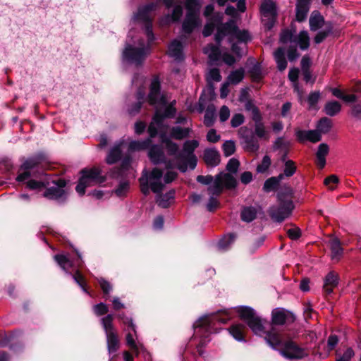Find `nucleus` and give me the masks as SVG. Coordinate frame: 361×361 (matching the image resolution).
<instances>
[{
  "mask_svg": "<svg viewBox=\"0 0 361 361\" xmlns=\"http://www.w3.org/2000/svg\"><path fill=\"white\" fill-rule=\"evenodd\" d=\"M264 338L268 345L274 350H279L280 354L286 359L300 360L308 355L306 349L298 345L293 340L283 341L281 335L273 327Z\"/></svg>",
  "mask_w": 361,
  "mask_h": 361,
  "instance_id": "1",
  "label": "nucleus"
},
{
  "mask_svg": "<svg viewBox=\"0 0 361 361\" xmlns=\"http://www.w3.org/2000/svg\"><path fill=\"white\" fill-rule=\"evenodd\" d=\"M226 36L228 37L229 42L231 44L232 51L238 57H241L240 49L234 42V40H237L240 43H247L251 39L249 32L245 30H239L235 21L230 20L226 23L218 26L217 32L215 35V40L218 44H220L221 41Z\"/></svg>",
  "mask_w": 361,
  "mask_h": 361,
  "instance_id": "2",
  "label": "nucleus"
},
{
  "mask_svg": "<svg viewBox=\"0 0 361 361\" xmlns=\"http://www.w3.org/2000/svg\"><path fill=\"white\" fill-rule=\"evenodd\" d=\"M197 182L204 185H210L207 191L209 195L219 196L224 187L228 189L234 188L236 186V179L230 173H220L214 179L212 176H198Z\"/></svg>",
  "mask_w": 361,
  "mask_h": 361,
  "instance_id": "3",
  "label": "nucleus"
},
{
  "mask_svg": "<svg viewBox=\"0 0 361 361\" xmlns=\"http://www.w3.org/2000/svg\"><path fill=\"white\" fill-rule=\"evenodd\" d=\"M164 172L158 169L154 168L150 172L144 171L140 178V188L142 192L147 195L149 192V188L154 193H160L164 188L162 183Z\"/></svg>",
  "mask_w": 361,
  "mask_h": 361,
  "instance_id": "4",
  "label": "nucleus"
},
{
  "mask_svg": "<svg viewBox=\"0 0 361 361\" xmlns=\"http://www.w3.org/2000/svg\"><path fill=\"white\" fill-rule=\"evenodd\" d=\"M80 173L81 177L75 188V190L80 195L85 194L86 188L104 181V178L102 176V170L99 167L86 168L82 169Z\"/></svg>",
  "mask_w": 361,
  "mask_h": 361,
  "instance_id": "5",
  "label": "nucleus"
},
{
  "mask_svg": "<svg viewBox=\"0 0 361 361\" xmlns=\"http://www.w3.org/2000/svg\"><path fill=\"white\" fill-rule=\"evenodd\" d=\"M185 8L187 14L182 27L185 33L190 34L195 27L201 25L198 15L200 6L197 0H186Z\"/></svg>",
  "mask_w": 361,
  "mask_h": 361,
  "instance_id": "6",
  "label": "nucleus"
},
{
  "mask_svg": "<svg viewBox=\"0 0 361 361\" xmlns=\"http://www.w3.org/2000/svg\"><path fill=\"white\" fill-rule=\"evenodd\" d=\"M157 4H149L139 8L137 13L134 16V20L142 23L145 26L146 35L149 42L154 39L152 29V11L156 9Z\"/></svg>",
  "mask_w": 361,
  "mask_h": 361,
  "instance_id": "7",
  "label": "nucleus"
},
{
  "mask_svg": "<svg viewBox=\"0 0 361 361\" xmlns=\"http://www.w3.org/2000/svg\"><path fill=\"white\" fill-rule=\"evenodd\" d=\"M280 41L282 43H293L298 45L300 49H307L310 46V37L307 31H301L298 35H294L289 30H284L280 35Z\"/></svg>",
  "mask_w": 361,
  "mask_h": 361,
  "instance_id": "8",
  "label": "nucleus"
},
{
  "mask_svg": "<svg viewBox=\"0 0 361 361\" xmlns=\"http://www.w3.org/2000/svg\"><path fill=\"white\" fill-rule=\"evenodd\" d=\"M280 204L270 208L269 213L271 218L276 222L281 223L290 216L294 208L290 200L282 201L280 198Z\"/></svg>",
  "mask_w": 361,
  "mask_h": 361,
  "instance_id": "9",
  "label": "nucleus"
},
{
  "mask_svg": "<svg viewBox=\"0 0 361 361\" xmlns=\"http://www.w3.org/2000/svg\"><path fill=\"white\" fill-rule=\"evenodd\" d=\"M139 44L140 47L138 48L132 47L130 45L127 46L123 54V59L136 65L141 64L148 53V49L142 42H140Z\"/></svg>",
  "mask_w": 361,
  "mask_h": 361,
  "instance_id": "10",
  "label": "nucleus"
},
{
  "mask_svg": "<svg viewBox=\"0 0 361 361\" xmlns=\"http://www.w3.org/2000/svg\"><path fill=\"white\" fill-rule=\"evenodd\" d=\"M239 134L243 139L245 148L248 152H255L259 149V145L257 139L250 132L247 127L240 128Z\"/></svg>",
  "mask_w": 361,
  "mask_h": 361,
  "instance_id": "11",
  "label": "nucleus"
},
{
  "mask_svg": "<svg viewBox=\"0 0 361 361\" xmlns=\"http://www.w3.org/2000/svg\"><path fill=\"white\" fill-rule=\"evenodd\" d=\"M54 185L48 188L44 192V197L50 200H57L65 193L64 188L66 185V182L63 179L59 178L56 181H53Z\"/></svg>",
  "mask_w": 361,
  "mask_h": 361,
  "instance_id": "12",
  "label": "nucleus"
},
{
  "mask_svg": "<svg viewBox=\"0 0 361 361\" xmlns=\"http://www.w3.org/2000/svg\"><path fill=\"white\" fill-rule=\"evenodd\" d=\"M149 102L153 105H163L166 103L164 97L160 94V82L158 78H153L151 82Z\"/></svg>",
  "mask_w": 361,
  "mask_h": 361,
  "instance_id": "13",
  "label": "nucleus"
},
{
  "mask_svg": "<svg viewBox=\"0 0 361 361\" xmlns=\"http://www.w3.org/2000/svg\"><path fill=\"white\" fill-rule=\"evenodd\" d=\"M165 126L164 125V116L159 114L158 112L155 114L153 117L152 122L148 127V133L150 136V139L154 137L158 131L159 130L160 134L164 132Z\"/></svg>",
  "mask_w": 361,
  "mask_h": 361,
  "instance_id": "14",
  "label": "nucleus"
},
{
  "mask_svg": "<svg viewBox=\"0 0 361 361\" xmlns=\"http://www.w3.org/2000/svg\"><path fill=\"white\" fill-rule=\"evenodd\" d=\"M295 135L300 142L310 141L317 142L322 140V135L316 130H295Z\"/></svg>",
  "mask_w": 361,
  "mask_h": 361,
  "instance_id": "15",
  "label": "nucleus"
},
{
  "mask_svg": "<svg viewBox=\"0 0 361 361\" xmlns=\"http://www.w3.org/2000/svg\"><path fill=\"white\" fill-rule=\"evenodd\" d=\"M295 18L297 21H304L310 10L311 0H296Z\"/></svg>",
  "mask_w": 361,
  "mask_h": 361,
  "instance_id": "16",
  "label": "nucleus"
},
{
  "mask_svg": "<svg viewBox=\"0 0 361 361\" xmlns=\"http://www.w3.org/2000/svg\"><path fill=\"white\" fill-rule=\"evenodd\" d=\"M338 274L334 271H330L324 278L323 289L326 294H331L338 284Z\"/></svg>",
  "mask_w": 361,
  "mask_h": 361,
  "instance_id": "17",
  "label": "nucleus"
},
{
  "mask_svg": "<svg viewBox=\"0 0 361 361\" xmlns=\"http://www.w3.org/2000/svg\"><path fill=\"white\" fill-rule=\"evenodd\" d=\"M331 250V257L333 260L338 261L343 255V250L338 238L331 237L328 241Z\"/></svg>",
  "mask_w": 361,
  "mask_h": 361,
  "instance_id": "18",
  "label": "nucleus"
},
{
  "mask_svg": "<svg viewBox=\"0 0 361 361\" xmlns=\"http://www.w3.org/2000/svg\"><path fill=\"white\" fill-rule=\"evenodd\" d=\"M168 54L175 60L179 61L183 59L182 44L176 39L171 42L169 46Z\"/></svg>",
  "mask_w": 361,
  "mask_h": 361,
  "instance_id": "19",
  "label": "nucleus"
},
{
  "mask_svg": "<svg viewBox=\"0 0 361 361\" xmlns=\"http://www.w3.org/2000/svg\"><path fill=\"white\" fill-rule=\"evenodd\" d=\"M260 11L264 17L274 19L276 16V5L271 0L264 1L261 4Z\"/></svg>",
  "mask_w": 361,
  "mask_h": 361,
  "instance_id": "20",
  "label": "nucleus"
},
{
  "mask_svg": "<svg viewBox=\"0 0 361 361\" xmlns=\"http://www.w3.org/2000/svg\"><path fill=\"white\" fill-rule=\"evenodd\" d=\"M128 331L126 334V345L129 348L135 353V356H138L140 353V349L142 348V345L136 343L135 337H137V333L135 334L130 329H124Z\"/></svg>",
  "mask_w": 361,
  "mask_h": 361,
  "instance_id": "21",
  "label": "nucleus"
},
{
  "mask_svg": "<svg viewBox=\"0 0 361 361\" xmlns=\"http://www.w3.org/2000/svg\"><path fill=\"white\" fill-rule=\"evenodd\" d=\"M204 160L211 166H216L220 163V155L215 149H207L204 152Z\"/></svg>",
  "mask_w": 361,
  "mask_h": 361,
  "instance_id": "22",
  "label": "nucleus"
},
{
  "mask_svg": "<svg viewBox=\"0 0 361 361\" xmlns=\"http://www.w3.org/2000/svg\"><path fill=\"white\" fill-rule=\"evenodd\" d=\"M266 323V321L262 320L257 315L251 321L249 322L247 325L255 334L261 335L262 334L265 333L267 335V331H264ZM269 331H268V332Z\"/></svg>",
  "mask_w": 361,
  "mask_h": 361,
  "instance_id": "23",
  "label": "nucleus"
},
{
  "mask_svg": "<svg viewBox=\"0 0 361 361\" xmlns=\"http://www.w3.org/2000/svg\"><path fill=\"white\" fill-rule=\"evenodd\" d=\"M149 157L150 160L154 164H157L164 161L165 155L161 147L159 145H153L149 151Z\"/></svg>",
  "mask_w": 361,
  "mask_h": 361,
  "instance_id": "24",
  "label": "nucleus"
},
{
  "mask_svg": "<svg viewBox=\"0 0 361 361\" xmlns=\"http://www.w3.org/2000/svg\"><path fill=\"white\" fill-rule=\"evenodd\" d=\"M329 148L327 144L322 143L319 145L316 154L317 164L319 169H323L326 165V157L328 154Z\"/></svg>",
  "mask_w": 361,
  "mask_h": 361,
  "instance_id": "25",
  "label": "nucleus"
},
{
  "mask_svg": "<svg viewBox=\"0 0 361 361\" xmlns=\"http://www.w3.org/2000/svg\"><path fill=\"white\" fill-rule=\"evenodd\" d=\"M106 345L109 354L116 353L120 348V341L118 333L106 334Z\"/></svg>",
  "mask_w": 361,
  "mask_h": 361,
  "instance_id": "26",
  "label": "nucleus"
},
{
  "mask_svg": "<svg viewBox=\"0 0 361 361\" xmlns=\"http://www.w3.org/2000/svg\"><path fill=\"white\" fill-rule=\"evenodd\" d=\"M310 27L312 31H316L322 27L324 23V19L320 13L314 11L310 18Z\"/></svg>",
  "mask_w": 361,
  "mask_h": 361,
  "instance_id": "27",
  "label": "nucleus"
},
{
  "mask_svg": "<svg viewBox=\"0 0 361 361\" xmlns=\"http://www.w3.org/2000/svg\"><path fill=\"white\" fill-rule=\"evenodd\" d=\"M191 129L190 128H181L180 126H175L171 128L170 138L176 140H183L189 136Z\"/></svg>",
  "mask_w": 361,
  "mask_h": 361,
  "instance_id": "28",
  "label": "nucleus"
},
{
  "mask_svg": "<svg viewBox=\"0 0 361 361\" xmlns=\"http://www.w3.org/2000/svg\"><path fill=\"white\" fill-rule=\"evenodd\" d=\"M161 141L165 145V147L170 155H174L178 150V146L176 143L171 141L166 133H161L160 135Z\"/></svg>",
  "mask_w": 361,
  "mask_h": 361,
  "instance_id": "29",
  "label": "nucleus"
},
{
  "mask_svg": "<svg viewBox=\"0 0 361 361\" xmlns=\"http://www.w3.org/2000/svg\"><path fill=\"white\" fill-rule=\"evenodd\" d=\"M274 59L277 64V68L280 71H284L287 67V61L285 57L283 48H278L274 54Z\"/></svg>",
  "mask_w": 361,
  "mask_h": 361,
  "instance_id": "30",
  "label": "nucleus"
},
{
  "mask_svg": "<svg viewBox=\"0 0 361 361\" xmlns=\"http://www.w3.org/2000/svg\"><path fill=\"white\" fill-rule=\"evenodd\" d=\"M237 312L239 314L240 318L242 320L245 321L247 323V324L255 316H257L255 310L249 307H239L237 309Z\"/></svg>",
  "mask_w": 361,
  "mask_h": 361,
  "instance_id": "31",
  "label": "nucleus"
},
{
  "mask_svg": "<svg viewBox=\"0 0 361 361\" xmlns=\"http://www.w3.org/2000/svg\"><path fill=\"white\" fill-rule=\"evenodd\" d=\"M121 156V143L115 145L109 152L106 161L108 164H113L118 161Z\"/></svg>",
  "mask_w": 361,
  "mask_h": 361,
  "instance_id": "32",
  "label": "nucleus"
},
{
  "mask_svg": "<svg viewBox=\"0 0 361 361\" xmlns=\"http://www.w3.org/2000/svg\"><path fill=\"white\" fill-rule=\"evenodd\" d=\"M204 53L208 56L212 62L217 61L221 56L219 47L212 44H209L204 48Z\"/></svg>",
  "mask_w": 361,
  "mask_h": 361,
  "instance_id": "33",
  "label": "nucleus"
},
{
  "mask_svg": "<svg viewBox=\"0 0 361 361\" xmlns=\"http://www.w3.org/2000/svg\"><path fill=\"white\" fill-rule=\"evenodd\" d=\"M257 209L255 207H244L240 214L241 219L245 222H251L257 216Z\"/></svg>",
  "mask_w": 361,
  "mask_h": 361,
  "instance_id": "34",
  "label": "nucleus"
},
{
  "mask_svg": "<svg viewBox=\"0 0 361 361\" xmlns=\"http://www.w3.org/2000/svg\"><path fill=\"white\" fill-rule=\"evenodd\" d=\"M341 110V105L338 102H328L324 108L325 114L329 116H334Z\"/></svg>",
  "mask_w": 361,
  "mask_h": 361,
  "instance_id": "35",
  "label": "nucleus"
},
{
  "mask_svg": "<svg viewBox=\"0 0 361 361\" xmlns=\"http://www.w3.org/2000/svg\"><path fill=\"white\" fill-rule=\"evenodd\" d=\"M113 320L114 317L112 314H108L101 319V323L106 335L117 332L114 326Z\"/></svg>",
  "mask_w": 361,
  "mask_h": 361,
  "instance_id": "36",
  "label": "nucleus"
},
{
  "mask_svg": "<svg viewBox=\"0 0 361 361\" xmlns=\"http://www.w3.org/2000/svg\"><path fill=\"white\" fill-rule=\"evenodd\" d=\"M152 140L150 138L142 141H132L129 143L128 150L130 152L144 150L149 147Z\"/></svg>",
  "mask_w": 361,
  "mask_h": 361,
  "instance_id": "37",
  "label": "nucleus"
},
{
  "mask_svg": "<svg viewBox=\"0 0 361 361\" xmlns=\"http://www.w3.org/2000/svg\"><path fill=\"white\" fill-rule=\"evenodd\" d=\"M217 319L216 317L205 316L200 318L194 324V328L197 329H204L206 331H210V324L213 320Z\"/></svg>",
  "mask_w": 361,
  "mask_h": 361,
  "instance_id": "38",
  "label": "nucleus"
},
{
  "mask_svg": "<svg viewBox=\"0 0 361 361\" xmlns=\"http://www.w3.org/2000/svg\"><path fill=\"white\" fill-rule=\"evenodd\" d=\"M54 259L62 269L66 273H70V269L73 267V262L66 256L56 255L54 256Z\"/></svg>",
  "mask_w": 361,
  "mask_h": 361,
  "instance_id": "39",
  "label": "nucleus"
},
{
  "mask_svg": "<svg viewBox=\"0 0 361 361\" xmlns=\"http://www.w3.org/2000/svg\"><path fill=\"white\" fill-rule=\"evenodd\" d=\"M281 180L282 175H279L276 177H271L268 178L264 183L263 190L267 192L275 190Z\"/></svg>",
  "mask_w": 361,
  "mask_h": 361,
  "instance_id": "40",
  "label": "nucleus"
},
{
  "mask_svg": "<svg viewBox=\"0 0 361 361\" xmlns=\"http://www.w3.org/2000/svg\"><path fill=\"white\" fill-rule=\"evenodd\" d=\"M198 145L199 142L197 140H192L185 141L183 144V153L180 156H191L192 154H194L193 152Z\"/></svg>",
  "mask_w": 361,
  "mask_h": 361,
  "instance_id": "41",
  "label": "nucleus"
},
{
  "mask_svg": "<svg viewBox=\"0 0 361 361\" xmlns=\"http://www.w3.org/2000/svg\"><path fill=\"white\" fill-rule=\"evenodd\" d=\"M286 314L283 310H274L271 314V322L273 324L283 325L286 320Z\"/></svg>",
  "mask_w": 361,
  "mask_h": 361,
  "instance_id": "42",
  "label": "nucleus"
},
{
  "mask_svg": "<svg viewBox=\"0 0 361 361\" xmlns=\"http://www.w3.org/2000/svg\"><path fill=\"white\" fill-rule=\"evenodd\" d=\"M245 326L242 324H235L231 326L228 331L233 337L238 341H244L243 331Z\"/></svg>",
  "mask_w": 361,
  "mask_h": 361,
  "instance_id": "43",
  "label": "nucleus"
},
{
  "mask_svg": "<svg viewBox=\"0 0 361 361\" xmlns=\"http://www.w3.org/2000/svg\"><path fill=\"white\" fill-rule=\"evenodd\" d=\"M174 191L171 190L165 195H159L157 198V202L159 206L166 208L170 204V201L173 199Z\"/></svg>",
  "mask_w": 361,
  "mask_h": 361,
  "instance_id": "44",
  "label": "nucleus"
},
{
  "mask_svg": "<svg viewBox=\"0 0 361 361\" xmlns=\"http://www.w3.org/2000/svg\"><path fill=\"white\" fill-rule=\"evenodd\" d=\"M331 121L326 117H324L319 121L316 130L319 131L321 135L322 133H327L331 130Z\"/></svg>",
  "mask_w": 361,
  "mask_h": 361,
  "instance_id": "45",
  "label": "nucleus"
},
{
  "mask_svg": "<svg viewBox=\"0 0 361 361\" xmlns=\"http://www.w3.org/2000/svg\"><path fill=\"white\" fill-rule=\"evenodd\" d=\"M244 73L245 71L243 68L233 71L229 74L227 81L231 84H238L243 79Z\"/></svg>",
  "mask_w": 361,
  "mask_h": 361,
  "instance_id": "46",
  "label": "nucleus"
},
{
  "mask_svg": "<svg viewBox=\"0 0 361 361\" xmlns=\"http://www.w3.org/2000/svg\"><path fill=\"white\" fill-rule=\"evenodd\" d=\"M338 338L336 335L331 334L329 336L327 340V351L324 353H320L322 358H326L329 356L330 352L333 350L338 343Z\"/></svg>",
  "mask_w": 361,
  "mask_h": 361,
  "instance_id": "47",
  "label": "nucleus"
},
{
  "mask_svg": "<svg viewBox=\"0 0 361 361\" xmlns=\"http://www.w3.org/2000/svg\"><path fill=\"white\" fill-rule=\"evenodd\" d=\"M221 20V17L219 16H214L209 22H208L202 31V34L204 37H208L212 35L214 29L215 27L216 23H219Z\"/></svg>",
  "mask_w": 361,
  "mask_h": 361,
  "instance_id": "48",
  "label": "nucleus"
},
{
  "mask_svg": "<svg viewBox=\"0 0 361 361\" xmlns=\"http://www.w3.org/2000/svg\"><path fill=\"white\" fill-rule=\"evenodd\" d=\"M296 170L297 167L295 166V162L292 160H288L287 161H286V164H284L283 173H281L280 175H282V179L285 176L291 177L295 174Z\"/></svg>",
  "mask_w": 361,
  "mask_h": 361,
  "instance_id": "49",
  "label": "nucleus"
},
{
  "mask_svg": "<svg viewBox=\"0 0 361 361\" xmlns=\"http://www.w3.org/2000/svg\"><path fill=\"white\" fill-rule=\"evenodd\" d=\"M183 14V8L180 5L176 6L173 9L171 16L168 15L165 18V20L168 23L169 21H178L180 20Z\"/></svg>",
  "mask_w": 361,
  "mask_h": 361,
  "instance_id": "50",
  "label": "nucleus"
},
{
  "mask_svg": "<svg viewBox=\"0 0 361 361\" xmlns=\"http://www.w3.org/2000/svg\"><path fill=\"white\" fill-rule=\"evenodd\" d=\"M235 238V235L233 233L225 235L222 239L219 240V247L222 250L228 249L229 246L234 242Z\"/></svg>",
  "mask_w": 361,
  "mask_h": 361,
  "instance_id": "51",
  "label": "nucleus"
},
{
  "mask_svg": "<svg viewBox=\"0 0 361 361\" xmlns=\"http://www.w3.org/2000/svg\"><path fill=\"white\" fill-rule=\"evenodd\" d=\"M145 92L139 91L137 93V102H136L131 108L128 109V114L134 116L137 114L141 108L142 102L144 99Z\"/></svg>",
  "mask_w": 361,
  "mask_h": 361,
  "instance_id": "52",
  "label": "nucleus"
},
{
  "mask_svg": "<svg viewBox=\"0 0 361 361\" xmlns=\"http://www.w3.org/2000/svg\"><path fill=\"white\" fill-rule=\"evenodd\" d=\"M246 109L252 112V118L255 123H261L262 116L257 107L253 106L250 102L246 104Z\"/></svg>",
  "mask_w": 361,
  "mask_h": 361,
  "instance_id": "53",
  "label": "nucleus"
},
{
  "mask_svg": "<svg viewBox=\"0 0 361 361\" xmlns=\"http://www.w3.org/2000/svg\"><path fill=\"white\" fill-rule=\"evenodd\" d=\"M222 148L224 155L229 157L235 152V143L233 140H227L223 144Z\"/></svg>",
  "mask_w": 361,
  "mask_h": 361,
  "instance_id": "54",
  "label": "nucleus"
},
{
  "mask_svg": "<svg viewBox=\"0 0 361 361\" xmlns=\"http://www.w3.org/2000/svg\"><path fill=\"white\" fill-rule=\"evenodd\" d=\"M255 134L259 138L269 139L268 132L266 130L265 126L262 122L255 123Z\"/></svg>",
  "mask_w": 361,
  "mask_h": 361,
  "instance_id": "55",
  "label": "nucleus"
},
{
  "mask_svg": "<svg viewBox=\"0 0 361 361\" xmlns=\"http://www.w3.org/2000/svg\"><path fill=\"white\" fill-rule=\"evenodd\" d=\"M118 317L119 319H121V321L124 325L127 326V329H130L132 331L135 333V334H136V326L134 324L132 318L127 317L124 314H118Z\"/></svg>",
  "mask_w": 361,
  "mask_h": 361,
  "instance_id": "56",
  "label": "nucleus"
},
{
  "mask_svg": "<svg viewBox=\"0 0 361 361\" xmlns=\"http://www.w3.org/2000/svg\"><path fill=\"white\" fill-rule=\"evenodd\" d=\"M321 97L319 91L312 92L307 97L309 109H314Z\"/></svg>",
  "mask_w": 361,
  "mask_h": 361,
  "instance_id": "57",
  "label": "nucleus"
},
{
  "mask_svg": "<svg viewBox=\"0 0 361 361\" xmlns=\"http://www.w3.org/2000/svg\"><path fill=\"white\" fill-rule=\"evenodd\" d=\"M271 165V159L268 155H265L260 164L257 167V171L258 173H264L267 171Z\"/></svg>",
  "mask_w": 361,
  "mask_h": 361,
  "instance_id": "58",
  "label": "nucleus"
},
{
  "mask_svg": "<svg viewBox=\"0 0 361 361\" xmlns=\"http://www.w3.org/2000/svg\"><path fill=\"white\" fill-rule=\"evenodd\" d=\"M49 184L48 182L44 180H30L27 182V187L32 190L41 189L46 187Z\"/></svg>",
  "mask_w": 361,
  "mask_h": 361,
  "instance_id": "59",
  "label": "nucleus"
},
{
  "mask_svg": "<svg viewBox=\"0 0 361 361\" xmlns=\"http://www.w3.org/2000/svg\"><path fill=\"white\" fill-rule=\"evenodd\" d=\"M324 184L331 190L336 189V185L338 183V178L336 175H331L324 179Z\"/></svg>",
  "mask_w": 361,
  "mask_h": 361,
  "instance_id": "60",
  "label": "nucleus"
},
{
  "mask_svg": "<svg viewBox=\"0 0 361 361\" xmlns=\"http://www.w3.org/2000/svg\"><path fill=\"white\" fill-rule=\"evenodd\" d=\"M39 163V160L37 158H30L25 161L21 166V169L24 170H30L37 166Z\"/></svg>",
  "mask_w": 361,
  "mask_h": 361,
  "instance_id": "61",
  "label": "nucleus"
},
{
  "mask_svg": "<svg viewBox=\"0 0 361 361\" xmlns=\"http://www.w3.org/2000/svg\"><path fill=\"white\" fill-rule=\"evenodd\" d=\"M355 356V352L352 348H347L342 355L339 356L336 361H350Z\"/></svg>",
  "mask_w": 361,
  "mask_h": 361,
  "instance_id": "62",
  "label": "nucleus"
},
{
  "mask_svg": "<svg viewBox=\"0 0 361 361\" xmlns=\"http://www.w3.org/2000/svg\"><path fill=\"white\" fill-rule=\"evenodd\" d=\"M239 166V161L235 158H232L228 161L226 165V170L230 173H235L238 170Z\"/></svg>",
  "mask_w": 361,
  "mask_h": 361,
  "instance_id": "63",
  "label": "nucleus"
},
{
  "mask_svg": "<svg viewBox=\"0 0 361 361\" xmlns=\"http://www.w3.org/2000/svg\"><path fill=\"white\" fill-rule=\"evenodd\" d=\"M72 276L74 281L82 288L83 291L87 293V290L85 288V281L84 277L80 274V272L77 270L75 274H72Z\"/></svg>",
  "mask_w": 361,
  "mask_h": 361,
  "instance_id": "64",
  "label": "nucleus"
}]
</instances>
